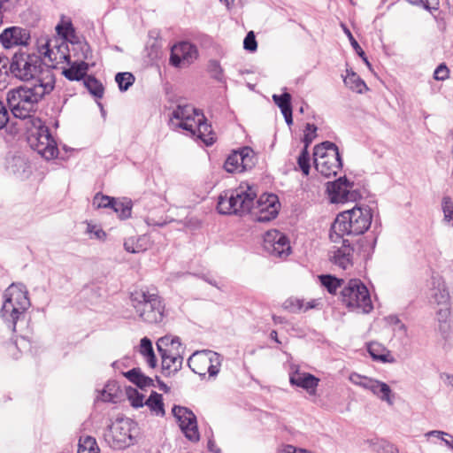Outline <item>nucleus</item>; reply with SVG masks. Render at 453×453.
Here are the masks:
<instances>
[{
    "label": "nucleus",
    "instance_id": "nucleus-22",
    "mask_svg": "<svg viewBox=\"0 0 453 453\" xmlns=\"http://www.w3.org/2000/svg\"><path fill=\"white\" fill-rule=\"evenodd\" d=\"M367 351L374 361L385 364H393L395 362V358L391 355L390 351L379 342H370L367 345Z\"/></svg>",
    "mask_w": 453,
    "mask_h": 453
},
{
    "label": "nucleus",
    "instance_id": "nucleus-60",
    "mask_svg": "<svg viewBox=\"0 0 453 453\" xmlns=\"http://www.w3.org/2000/svg\"><path fill=\"white\" fill-rule=\"evenodd\" d=\"M42 50H45L44 51H41L42 54H43L44 58H49V61L53 63L57 58L56 56L52 58L53 55H55L54 50L51 49L50 41H47L45 44L42 46Z\"/></svg>",
    "mask_w": 453,
    "mask_h": 453
},
{
    "label": "nucleus",
    "instance_id": "nucleus-21",
    "mask_svg": "<svg viewBox=\"0 0 453 453\" xmlns=\"http://www.w3.org/2000/svg\"><path fill=\"white\" fill-rule=\"evenodd\" d=\"M196 136L201 140L206 146H211L215 142V134L212 131L211 124L207 122L205 116L199 112L196 121Z\"/></svg>",
    "mask_w": 453,
    "mask_h": 453
},
{
    "label": "nucleus",
    "instance_id": "nucleus-1",
    "mask_svg": "<svg viewBox=\"0 0 453 453\" xmlns=\"http://www.w3.org/2000/svg\"><path fill=\"white\" fill-rule=\"evenodd\" d=\"M257 194L248 184L222 192L219 196L217 211L222 215L244 214L251 212L257 203L258 213L256 221L265 223L274 219L279 213L280 203L274 194H263L257 201Z\"/></svg>",
    "mask_w": 453,
    "mask_h": 453
},
{
    "label": "nucleus",
    "instance_id": "nucleus-34",
    "mask_svg": "<svg viewBox=\"0 0 453 453\" xmlns=\"http://www.w3.org/2000/svg\"><path fill=\"white\" fill-rule=\"evenodd\" d=\"M240 149L238 150H234L226 159L224 164V168L227 173H243L241 170V161H240Z\"/></svg>",
    "mask_w": 453,
    "mask_h": 453
},
{
    "label": "nucleus",
    "instance_id": "nucleus-20",
    "mask_svg": "<svg viewBox=\"0 0 453 453\" xmlns=\"http://www.w3.org/2000/svg\"><path fill=\"white\" fill-rule=\"evenodd\" d=\"M67 61L69 67L63 70V75L69 81H80L88 76L87 73L89 69V64L83 60L71 61L69 55H63Z\"/></svg>",
    "mask_w": 453,
    "mask_h": 453
},
{
    "label": "nucleus",
    "instance_id": "nucleus-52",
    "mask_svg": "<svg viewBox=\"0 0 453 453\" xmlns=\"http://www.w3.org/2000/svg\"><path fill=\"white\" fill-rule=\"evenodd\" d=\"M449 70L444 63L440 64L434 72V79L445 81L449 78Z\"/></svg>",
    "mask_w": 453,
    "mask_h": 453
},
{
    "label": "nucleus",
    "instance_id": "nucleus-35",
    "mask_svg": "<svg viewBox=\"0 0 453 453\" xmlns=\"http://www.w3.org/2000/svg\"><path fill=\"white\" fill-rule=\"evenodd\" d=\"M372 450L377 453H398V449L391 442L385 440H371L366 441Z\"/></svg>",
    "mask_w": 453,
    "mask_h": 453
},
{
    "label": "nucleus",
    "instance_id": "nucleus-64",
    "mask_svg": "<svg viewBox=\"0 0 453 453\" xmlns=\"http://www.w3.org/2000/svg\"><path fill=\"white\" fill-rule=\"evenodd\" d=\"M170 341L172 343V349L174 351L179 350L181 347L180 338L179 336L170 335Z\"/></svg>",
    "mask_w": 453,
    "mask_h": 453
},
{
    "label": "nucleus",
    "instance_id": "nucleus-54",
    "mask_svg": "<svg viewBox=\"0 0 453 453\" xmlns=\"http://www.w3.org/2000/svg\"><path fill=\"white\" fill-rule=\"evenodd\" d=\"M140 352L145 357L151 353H154L152 342L148 337H143L140 342Z\"/></svg>",
    "mask_w": 453,
    "mask_h": 453
},
{
    "label": "nucleus",
    "instance_id": "nucleus-18",
    "mask_svg": "<svg viewBox=\"0 0 453 453\" xmlns=\"http://www.w3.org/2000/svg\"><path fill=\"white\" fill-rule=\"evenodd\" d=\"M289 382L306 390L310 395H315L319 379L309 372H301L298 367L289 373Z\"/></svg>",
    "mask_w": 453,
    "mask_h": 453
},
{
    "label": "nucleus",
    "instance_id": "nucleus-57",
    "mask_svg": "<svg viewBox=\"0 0 453 453\" xmlns=\"http://www.w3.org/2000/svg\"><path fill=\"white\" fill-rule=\"evenodd\" d=\"M190 121L191 120H187V119L182 120L177 126L180 128L189 132L190 135L193 137V136H196V123L195 125H193Z\"/></svg>",
    "mask_w": 453,
    "mask_h": 453
},
{
    "label": "nucleus",
    "instance_id": "nucleus-42",
    "mask_svg": "<svg viewBox=\"0 0 453 453\" xmlns=\"http://www.w3.org/2000/svg\"><path fill=\"white\" fill-rule=\"evenodd\" d=\"M441 209L444 221L453 226V201L449 196H445L442 197Z\"/></svg>",
    "mask_w": 453,
    "mask_h": 453
},
{
    "label": "nucleus",
    "instance_id": "nucleus-16",
    "mask_svg": "<svg viewBox=\"0 0 453 453\" xmlns=\"http://www.w3.org/2000/svg\"><path fill=\"white\" fill-rule=\"evenodd\" d=\"M341 242H342V247L334 250L329 259L334 265L342 270H346L353 265L352 255L355 251V247L351 239L346 238L341 240Z\"/></svg>",
    "mask_w": 453,
    "mask_h": 453
},
{
    "label": "nucleus",
    "instance_id": "nucleus-6",
    "mask_svg": "<svg viewBox=\"0 0 453 453\" xmlns=\"http://www.w3.org/2000/svg\"><path fill=\"white\" fill-rule=\"evenodd\" d=\"M139 432L137 422L129 418H120L107 427L104 438L110 448L120 450L134 445Z\"/></svg>",
    "mask_w": 453,
    "mask_h": 453
},
{
    "label": "nucleus",
    "instance_id": "nucleus-11",
    "mask_svg": "<svg viewBox=\"0 0 453 453\" xmlns=\"http://www.w3.org/2000/svg\"><path fill=\"white\" fill-rule=\"evenodd\" d=\"M203 365L206 366L210 377H215L219 372L221 365V356L211 350L196 351L188 359V366L190 370L201 377H204L206 372L196 369L195 365Z\"/></svg>",
    "mask_w": 453,
    "mask_h": 453
},
{
    "label": "nucleus",
    "instance_id": "nucleus-17",
    "mask_svg": "<svg viewBox=\"0 0 453 453\" xmlns=\"http://www.w3.org/2000/svg\"><path fill=\"white\" fill-rule=\"evenodd\" d=\"M29 39V32L19 27H7L0 34V42L5 49L16 45H27Z\"/></svg>",
    "mask_w": 453,
    "mask_h": 453
},
{
    "label": "nucleus",
    "instance_id": "nucleus-46",
    "mask_svg": "<svg viewBox=\"0 0 453 453\" xmlns=\"http://www.w3.org/2000/svg\"><path fill=\"white\" fill-rule=\"evenodd\" d=\"M114 197L106 196L102 194L101 192H98L95 195L93 198V205L96 207L97 209L100 208H109L112 206V203L114 202Z\"/></svg>",
    "mask_w": 453,
    "mask_h": 453
},
{
    "label": "nucleus",
    "instance_id": "nucleus-3",
    "mask_svg": "<svg viewBox=\"0 0 453 453\" xmlns=\"http://www.w3.org/2000/svg\"><path fill=\"white\" fill-rule=\"evenodd\" d=\"M372 219V209L354 207L340 212L331 224L329 239L332 242L364 234L370 227Z\"/></svg>",
    "mask_w": 453,
    "mask_h": 453
},
{
    "label": "nucleus",
    "instance_id": "nucleus-53",
    "mask_svg": "<svg viewBox=\"0 0 453 453\" xmlns=\"http://www.w3.org/2000/svg\"><path fill=\"white\" fill-rule=\"evenodd\" d=\"M87 232L92 234L96 239L100 241H104L106 238V233L101 227L91 223L88 224Z\"/></svg>",
    "mask_w": 453,
    "mask_h": 453
},
{
    "label": "nucleus",
    "instance_id": "nucleus-56",
    "mask_svg": "<svg viewBox=\"0 0 453 453\" xmlns=\"http://www.w3.org/2000/svg\"><path fill=\"white\" fill-rule=\"evenodd\" d=\"M11 64V59L6 56H0V77L4 75L8 76L10 73L9 66Z\"/></svg>",
    "mask_w": 453,
    "mask_h": 453
},
{
    "label": "nucleus",
    "instance_id": "nucleus-33",
    "mask_svg": "<svg viewBox=\"0 0 453 453\" xmlns=\"http://www.w3.org/2000/svg\"><path fill=\"white\" fill-rule=\"evenodd\" d=\"M73 50L74 51V57L79 60H88L92 58V50L90 45L87 42H72Z\"/></svg>",
    "mask_w": 453,
    "mask_h": 453
},
{
    "label": "nucleus",
    "instance_id": "nucleus-37",
    "mask_svg": "<svg viewBox=\"0 0 453 453\" xmlns=\"http://www.w3.org/2000/svg\"><path fill=\"white\" fill-rule=\"evenodd\" d=\"M134 75L129 72L118 73L115 75V81L118 84L119 89L122 92L127 91L134 84Z\"/></svg>",
    "mask_w": 453,
    "mask_h": 453
},
{
    "label": "nucleus",
    "instance_id": "nucleus-38",
    "mask_svg": "<svg viewBox=\"0 0 453 453\" xmlns=\"http://www.w3.org/2000/svg\"><path fill=\"white\" fill-rule=\"evenodd\" d=\"M274 104L280 109V111H287L292 109V96L289 93L284 91L281 95L274 94L273 96Z\"/></svg>",
    "mask_w": 453,
    "mask_h": 453
},
{
    "label": "nucleus",
    "instance_id": "nucleus-23",
    "mask_svg": "<svg viewBox=\"0 0 453 453\" xmlns=\"http://www.w3.org/2000/svg\"><path fill=\"white\" fill-rule=\"evenodd\" d=\"M124 376L137 388L144 389L145 388L155 387L154 380L142 372L138 367L124 372Z\"/></svg>",
    "mask_w": 453,
    "mask_h": 453
},
{
    "label": "nucleus",
    "instance_id": "nucleus-44",
    "mask_svg": "<svg viewBox=\"0 0 453 453\" xmlns=\"http://www.w3.org/2000/svg\"><path fill=\"white\" fill-rule=\"evenodd\" d=\"M432 296L438 304H445L449 300V293L443 283H438V288L433 289Z\"/></svg>",
    "mask_w": 453,
    "mask_h": 453
},
{
    "label": "nucleus",
    "instance_id": "nucleus-40",
    "mask_svg": "<svg viewBox=\"0 0 453 453\" xmlns=\"http://www.w3.org/2000/svg\"><path fill=\"white\" fill-rule=\"evenodd\" d=\"M342 27H343L344 33L348 36L352 48L355 50L356 53L362 58L364 63L371 69V66H372L371 63L369 62L363 49L360 47V45L358 44L357 40L354 38L350 30L343 25H342Z\"/></svg>",
    "mask_w": 453,
    "mask_h": 453
},
{
    "label": "nucleus",
    "instance_id": "nucleus-32",
    "mask_svg": "<svg viewBox=\"0 0 453 453\" xmlns=\"http://www.w3.org/2000/svg\"><path fill=\"white\" fill-rule=\"evenodd\" d=\"M100 449L94 437L81 436L79 440L77 453H99Z\"/></svg>",
    "mask_w": 453,
    "mask_h": 453
},
{
    "label": "nucleus",
    "instance_id": "nucleus-8",
    "mask_svg": "<svg viewBox=\"0 0 453 453\" xmlns=\"http://www.w3.org/2000/svg\"><path fill=\"white\" fill-rule=\"evenodd\" d=\"M315 169L325 177L335 176L342 168V158L337 145L326 141L318 144L313 150Z\"/></svg>",
    "mask_w": 453,
    "mask_h": 453
},
{
    "label": "nucleus",
    "instance_id": "nucleus-15",
    "mask_svg": "<svg viewBox=\"0 0 453 453\" xmlns=\"http://www.w3.org/2000/svg\"><path fill=\"white\" fill-rule=\"evenodd\" d=\"M198 57V50L195 44L188 42H180L171 48L169 63L177 68L188 67Z\"/></svg>",
    "mask_w": 453,
    "mask_h": 453
},
{
    "label": "nucleus",
    "instance_id": "nucleus-55",
    "mask_svg": "<svg viewBox=\"0 0 453 453\" xmlns=\"http://www.w3.org/2000/svg\"><path fill=\"white\" fill-rule=\"evenodd\" d=\"M284 305L286 309H289L292 312H296L302 310L303 303L299 299H288Z\"/></svg>",
    "mask_w": 453,
    "mask_h": 453
},
{
    "label": "nucleus",
    "instance_id": "nucleus-48",
    "mask_svg": "<svg viewBox=\"0 0 453 453\" xmlns=\"http://www.w3.org/2000/svg\"><path fill=\"white\" fill-rule=\"evenodd\" d=\"M317 127L314 124L307 123L305 126V134L303 138L304 147L308 150L309 145L312 142L316 137Z\"/></svg>",
    "mask_w": 453,
    "mask_h": 453
},
{
    "label": "nucleus",
    "instance_id": "nucleus-47",
    "mask_svg": "<svg viewBox=\"0 0 453 453\" xmlns=\"http://www.w3.org/2000/svg\"><path fill=\"white\" fill-rule=\"evenodd\" d=\"M58 35L66 40L69 36L75 37V30L71 21L66 23H59L56 27Z\"/></svg>",
    "mask_w": 453,
    "mask_h": 453
},
{
    "label": "nucleus",
    "instance_id": "nucleus-58",
    "mask_svg": "<svg viewBox=\"0 0 453 453\" xmlns=\"http://www.w3.org/2000/svg\"><path fill=\"white\" fill-rule=\"evenodd\" d=\"M9 121V113L4 103L0 100V130L3 129Z\"/></svg>",
    "mask_w": 453,
    "mask_h": 453
},
{
    "label": "nucleus",
    "instance_id": "nucleus-39",
    "mask_svg": "<svg viewBox=\"0 0 453 453\" xmlns=\"http://www.w3.org/2000/svg\"><path fill=\"white\" fill-rule=\"evenodd\" d=\"M126 395L134 408H140L144 405V395L140 393L136 388L128 386L126 388Z\"/></svg>",
    "mask_w": 453,
    "mask_h": 453
},
{
    "label": "nucleus",
    "instance_id": "nucleus-26",
    "mask_svg": "<svg viewBox=\"0 0 453 453\" xmlns=\"http://www.w3.org/2000/svg\"><path fill=\"white\" fill-rule=\"evenodd\" d=\"M144 405H147L150 411L157 416L164 417L165 414L163 396L156 391L150 393L148 399L144 402Z\"/></svg>",
    "mask_w": 453,
    "mask_h": 453
},
{
    "label": "nucleus",
    "instance_id": "nucleus-28",
    "mask_svg": "<svg viewBox=\"0 0 453 453\" xmlns=\"http://www.w3.org/2000/svg\"><path fill=\"white\" fill-rule=\"evenodd\" d=\"M371 391L381 401L387 402L389 405L393 404L392 390L387 383L374 380Z\"/></svg>",
    "mask_w": 453,
    "mask_h": 453
},
{
    "label": "nucleus",
    "instance_id": "nucleus-4",
    "mask_svg": "<svg viewBox=\"0 0 453 453\" xmlns=\"http://www.w3.org/2000/svg\"><path fill=\"white\" fill-rule=\"evenodd\" d=\"M4 301L0 316L12 331H16L17 322L24 319L25 313L31 305L25 285L12 283L4 291Z\"/></svg>",
    "mask_w": 453,
    "mask_h": 453
},
{
    "label": "nucleus",
    "instance_id": "nucleus-14",
    "mask_svg": "<svg viewBox=\"0 0 453 453\" xmlns=\"http://www.w3.org/2000/svg\"><path fill=\"white\" fill-rule=\"evenodd\" d=\"M28 142L30 147L46 160L58 157V149L57 142L48 127L40 128L36 135L29 137Z\"/></svg>",
    "mask_w": 453,
    "mask_h": 453
},
{
    "label": "nucleus",
    "instance_id": "nucleus-10",
    "mask_svg": "<svg viewBox=\"0 0 453 453\" xmlns=\"http://www.w3.org/2000/svg\"><path fill=\"white\" fill-rule=\"evenodd\" d=\"M353 188L354 182L348 180L346 176L340 177L326 184V191L333 203L357 201L361 198L360 191Z\"/></svg>",
    "mask_w": 453,
    "mask_h": 453
},
{
    "label": "nucleus",
    "instance_id": "nucleus-43",
    "mask_svg": "<svg viewBox=\"0 0 453 453\" xmlns=\"http://www.w3.org/2000/svg\"><path fill=\"white\" fill-rule=\"evenodd\" d=\"M311 158L308 150L303 148L297 157V165L304 176H308L311 170Z\"/></svg>",
    "mask_w": 453,
    "mask_h": 453
},
{
    "label": "nucleus",
    "instance_id": "nucleus-29",
    "mask_svg": "<svg viewBox=\"0 0 453 453\" xmlns=\"http://www.w3.org/2000/svg\"><path fill=\"white\" fill-rule=\"evenodd\" d=\"M240 153L241 170L245 172L252 169L257 161L254 150L250 147L245 146L240 149Z\"/></svg>",
    "mask_w": 453,
    "mask_h": 453
},
{
    "label": "nucleus",
    "instance_id": "nucleus-50",
    "mask_svg": "<svg viewBox=\"0 0 453 453\" xmlns=\"http://www.w3.org/2000/svg\"><path fill=\"white\" fill-rule=\"evenodd\" d=\"M243 48L244 50L254 52L257 49V42L256 40V36L253 31L249 32L244 40H243Z\"/></svg>",
    "mask_w": 453,
    "mask_h": 453
},
{
    "label": "nucleus",
    "instance_id": "nucleus-9",
    "mask_svg": "<svg viewBox=\"0 0 453 453\" xmlns=\"http://www.w3.org/2000/svg\"><path fill=\"white\" fill-rule=\"evenodd\" d=\"M340 298L349 310H361L363 313L372 311L373 305L367 287L359 279H351L342 288Z\"/></svg>",
    "mask_w": 453,
    "mask_h": 453
},
{
    "label": "nucleus",
    "instance_id": "nucleus-13",
    "mask_svg": "<svg viewBox=\"0 0 453 453\" xmlns=\"http://www.w3.org/2000/svg\"><path fill=\"white\" fill-rule=\"evenodd\" d=\"M263 247L269 255L274 257L286 258L291 253L288 238L276 229H271L265 234Z\"/></svg>",
    "mask_w": 453,
    "mask_h": 453
},
{
    "label": "nucleus",
    "instance_id": "nucleus-5",
    "mask_svg": "<svg viewBox=\"0 0 453 453\" xmlns=\"http://www.w3.org/2000/svg\"><path fill=\"white\" fill-rule=\"evenodd\" d=\"M131 305L140 319L149 324H159L165 317L164 300L156 292L135 290L130 295Z\"/></svg>",
    "mask_w": 453,
    "mask_h": 453
},
{
    "label": "nucleus",
    "instance_id": "nucleus-30",
    "mask_svg": "<svg viewBox=\"0 0 453 453\" xmlns=\"http://www.w3.org/2000/svg\"><path fill=\"white\" fill-rule=\"evenodd\" d=\"M120 219H127L131 216L132 203L130 200L114 199L112 206L110 207Z\"/></svg>",
    "mask_w": 453,
    "mask_h": 453
},
{
    "label": "nucleus",
    "instance_id": "nucleus-19",
    "mask_svg": "<svg viewBox=\"0 0 453 453\" xmlns=\"http://www.w3.org/2000/svg\"><path fill=\"white\" fill-rule=\"evenodd\" d=\"M159 355L161 357V370L165 377H173L181 370L183 356L180 350H171Z\"/></svg>",
    "mask_w": 453,
    "mask_h": 453
},
{
    "label": "nucleus",
    "instance_id": "nucleus-49",
    "mask_svg": "<svg viewBox=\"0 0 453 453\" xmlns=\"http://www.w3.org/2000/svg\"><path fill=\"white\" fill-rule=\"evenodd\" d=\"M387 321L394 326V330L402 333L403 335L407 334V326L400 320L396 315H389L387 317Z\"/></svg>",
    "mask_w": 453,
    "mask_h": 453
},
{
    "label": "nucleus",
    "instance_id": "nucleus-41",
    "mask_svg": "<svg viewBox=\"0 0 453 453\" xmlns=\"http://www.w3.org/2000/svg\"><path fill=\"white\" fill-rule=\"evenodd\" d=\"M211 77L219 82L225 81L224 70L218 60L211 59L207 68Z\"/></svg>",
    "mask_w": 453,
    "mask_h": 453
},
{
    "label": "nucleus",
    "instance_id": "nucleus-2",
    "mask_svg": "<svg viewBox=\"0 0 453 453\" xmlns=\"http://www.w3.org/2000/svg\"><path fill=\"white\" fill-rule=\"evenodd\" d=\"M55 82L54 74L46 70L45 78L9 90L6 101L13 116L20 119L29 118L36 111L37 104L54 89Z\"/></svg>",
    "mask_w": 453,
    "mask_h": 453
},
{
    "label": "nucleus",
    "instance_id": "nucleus-25",
    "mask_svg": "<svg viewBox=\"0 0 453 453\" xmlns=\"http://www.w3.org/2000/svg\"><path fill=\"white\" fill-rule=\"evenodd\" d=\"M319 280L331 295H336L338 288H343L342 285L345 283L343 279H339L332 274L319 275Z\"/></svg>",
    "mask_w": 453,
    "mask_h": 453
},
{
    "label": "nucleus",
    "instance_id": "nucleus-24",
    "mask_svg": "<svg viewBox=\"0 0 453 453\" xmlns=\"http://www.w3.org/2000/svg\"><path fill=\"white\" fill-rule=\"evenodd\" d=\"M377 242L376 236H365L357 241V251L364 260L371 259Z\"/></svg>",
    "mask_w": 453,
    "mask_h": 453
},
{
    "label": "nucleus",
    "instance_id": "nucleus-61",
    "mask_svg": "<svg viewBox=\"0 0 453 453\" xmlns=\"http://www.w3.org/2000/svg\"><path fill=\"white\" fill-rule=\"evenodd\" d=\"M408 3L417 5L422 6L425 10L431 11L432 8L429 6L427 0H406Z\"/></svg>",
    "mask_w": 453,
    "mask_h": 453
},
{
    "label": "nucleus",
    "instance_id": "nucleus-51",
    "mask_svg": "<svg viewBox=\"0 0 453 453\" xmlns=\"http://www.w3.org/2000/svg\"><path fill=\"white\" fill-rule=\"evenodd\" d=\"M156 345H157V349L158 354L173 350L172 349H168V347L172 348L170 335H165L163 337H160L157 340Z\"/></svg>",
    "mask_w": 453,
    "mask_h": 453
},
{
    "label": "nucleus",
    "instance_id": "nucleus-27",
    "mask_svg": "<svg viewBox=\"0 0 453 453\" xmlns=\"http://www.w3.org/2000/svg\"><path fill=\"white\" fill-rule=\"evenodd\" d=\"M347 72V76L343 80L347 87L359 94L368 90L365 82L355 72L352 70Z\"/></svg>",
    "mask_w": 453,
    "mask_h": 453
},
{
    "label": "nucleus",
    "instance_id": "nucleus-62",
    "mask_svg": "<svg viewBox=\"0 0 453 453\" xmlns=\"http://www.w3.org/2000/svg\"><path fill=\"white\" fill-rule=\"evenodd\" d=\"M207 449L212 453H221V449L216 445L212 437L209 438L207 442Z\"/></svg>",
    "mask_w": 453,
    "mask_h": 453
},
{
    "label": "nucleus",
    "instance_id": "nucleus-36",
    "mask_svg": "<svg viewBox=\"0 0 453 453\" xmlns=\"http://www.w3.org/2000/svg\"><path fill=\"white\" fill-rule=\"evenodd\" d=\"M191 111H193L196 117H199V111L196 109L192 108L190 105H178L177 108L173 111L172 118L180 119V121L186 119L193 120V119L190 118Z\"/></svg>",
    "mask_w": 453,
    "mask_h": 453
},
{
    "label": "nucleus",
    "instance_id": "nucleus-45",
    "mask_svg": "<svg viewBox=\"0 0 453 453\" xmlns=\"http://www.w3.org/2000/svg\"><path fill=\"white\" fill-rule=\"evenodd\" d=\"M349 380L357 386L362 387L363 388L368 389L371 391L372 385L374 384V379L362 376L358 373L353 372L349 376Z\"/></svg>",
    "mask_w": 453,
    "mask_h": 453
},
{
    "label": "nucleus",
    "instance_id": "nucleus-59",
    "mask_svg": "<svg viewBox=\"0 0 453 453\" xmlns=\"http://www.w3.org/2000/svg\"><path fill=\"white\" fill-rule=\"evenodd\" d=\"M124 248L125 250L129 253H139L142 251L143 250L138 246L137 244H134V242L133 239H128L124 242Z\"/></svg>",
    "mask_w": 453,
    "mask_h": 453
},
{
    "label": "nucleus",
    "instance_id": "nucleus-12",
    "mask_svg": "<svg viewBox=\"0 0 453 453\" xmlns=\"http://www.w3.org/2000/svg\"><path fill=\"white\" fill-rule=\"evenodd\" d=\"M172 413L176 418L179 426L184 436L192 442H197L200 440L196 416L188 407L174 405Z\"/></svg>",
    "mask_w": 453,
    "mask_h": 453
},
{
    "label": "nucleus",
    "instance_id": "nucleus-31",
    "mask_svg": "<svg viewBox=\"0 0 453 453\" xmlns=\"http://www.w3.org/2000/svg\"><path fill=\"white\" fill-rule=\"evenodd\" d=\"M83 84L88 92L96 98H102L104 92V88L102 82L97 80L94 75H88Z\"/></svg>",
    "mask_w": 453,
    "mask_h": 453
},
{
    "label": "nucleus",
    "instance_id": "nucleus-7",
    "mask_svg": "<svg viewBox=\"0 0 453 453\" xmlns=\"http://www.w3.org/2000/svg\"><path fill=\"white\" fill-rule=\"evenodd\" d=\"M42 57L27 52H17L12 59L9 66L10 73L24 81H36L38 78H45L46 71L42 69Z\"/></svg>",
    "mask_w": 453,
    "mask_h": 453
},
{
    "label": "nucleus",
    "instance_id": "nucleus-63",
    "mask_svg": "<svg viewBox=\"0 0 453 453\" xmlns=\"http://www.w3.org/2000/svg\"><path fill=\"white\" fill-rule=\"evenodd\" d=\"M449 315V309H440L437 312L438 320L440 323H446V320Z\"/></svg>",
    "mask_w": 453,
    "mask_h": 453
}]
</instances>
